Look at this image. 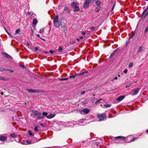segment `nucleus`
<instances>
[{
	"label": "nucleus",
	"instance_id": "2",
	"mask_svg": "<svg viewBox=\"0 0 148 148\" xmlns=\"http://www.w3.org/2000/svg\"><path fill=\"white\" fill-rule=\"evenodd\" d=\"M97 116L99 118H101L99 119V121H101L104 120L105 118L106 117V115L105 113H103L101 114H97Z\"/></svg>",
	"mask_w": 148,
	"mask_h": 148
},
{
	"label": "nucleus",
	"instance_id": "6",
	"mask_svg": "<svg viewBox=\"0 0 148 148\" xmlns=\"http://www.w3.org/2000/svg\"><path fill=\"white\" fill-rule=\"evenodd\" d=\"M148 8V7H147L146 8L144 11L143 14L142 16L144 17H145L146 16H147L148 15V10H147V9Z\"/></svg>",
	"mask_w": 148,
	"mask_h": 148
},
{
	"label": "nucleus",
	"instance_id": "11",
	"mask_svg": "<svg viewBox=\"0 0 148 148\" xmlns=\"http://www.w3.org/2000/svg\"><path fill=\"white\" fill-rule=\"evenodd\" d=\"M56 114H51L49 115L46 116V117L49 119H52L55 116Z\"/></svg>",
	"mask_w": 148,
	"mask_h": 148
},
{
	"label": "nucleus",
	"instance_id": "61",
	"mask_svg": "<svg viewBox=\"0 0 148 148\" xmlns=\"http://www.w3.org/2000/svg\"><path fill=\"white\" fill-rule=\"evenodd\" d=\"M27 45H28L29 43H27Z\"/></svg>",
	"mask_w": 148,
	"mask_h": 148
},
{
	"label": "nucleus",
	"instance_id": "27",
	"mask_svg": "<svg viewBox=\"0 0 148 148\" xmlns=\"http://www.w3.org/2000/svg\"><path fill=\"white\" fill-rule=\"evenodd\" d=\"M20 32V29L19 28L18 29L15 31V34H17L19 33Z\"/></svg>",
	"mask_w": 148,
	"mask_h": 148
},
{
	"label": "nucleus",
	"instance_id": "51",
	"mask_svg": "<svg viewBox=\"0 0 148 148\" xmlns=\"http://www.w3.org/2000/svg\"><path fill=\"white\" fill-rule=\"evenodd\" d=\"M37 36L38 37H40V35H39V34H37Z\"/></svg>",
	"mask_w": 148,
	"mask_h": 148
},
{
	"label": "nucleus",
	"instance_id": "5",
	"mask_svg": "<svg viewBox=\"0 0 148 148\" xmlns=\"http://www.w3.org/2000/svg\"><path fill=\"white\" fill-rule=\"evenodd\" d=\"M90 110L87 108H84L82 110V111H80V113L82 114H87L89 112Z\"/></svg>",
	"mask_w": 148,
	"mask_h": 148
},
{
	"label": "nucleus",
	"instance_id": "13",
	"mask_svg": "<svg viewBox=\"0 0 148 148\" xmlns=\"http://www.w3.org/2000/svg\"><path fill=\"white\" fill-rule=\"evenodd\" d=\"M139 90H140V89H139L138 88L136 89L135 90H134V92L133 93V95H137L138 94V93Z\"/></svg>",
	"mask_w": 148,
	"mask_h": 148
},
{
	"label": "nucleus",
	"instance_id": "24",
	"mask_svg": "<svg viewBox=\"0 0 148 148\" xmlns=\"http://www.w3.org/2000/svg\"><path fill=\"white\" fill-rule=\"evenodd\" d=\"M8 79L5 78H3L2 77H0V80L3 81H7Z\"/></svg>",
	"mask_w": 148,
	"mask_h": 148
},
{
	"label": "nucleus",
	"instance_id": "29",
	"mask_svg": "<svg viewBox=\"0 0 148 148\" xmlns=\"http://www.w3.org/2000/svg\"><path fill=\"white\" fill-rule=\"evenodd\" d=\"M111 106V104H106L104 105V106L106 108L110 107Z\"/></svg>",
	"mask_w": 148,
	"mask_h": 148
},
{
	"label": "nucleus",
	"instance_id": "58",
	"mask_svg": "<svg viewBox=\"0 0 148 148\" xmlns=\"http://www.w3.org/2000/svg\"><path fill=\"white\" fill-rule=\"evenodd\" d=\"M146 132H148V129L146 130Z\"/></svg>",
	"mask_w": 148,
	"mask_h": 148
},
{
	"label": "nucleus",
	"instance_id": "10",
	"mask_svg": "<svg viewBox=\"0 0 148 148\" xmlns=\"http://www.w3.org/2000/svg\"><path fill=\"white\" fill-rule=\"evenodd\" d=\"M125 137L124 136H118L117 137H115L114 138V139L115 140H117L118 139H120L122 140H125Z\"/></svg>",
	"mask_w": 148,
	"mask_h": 148
},
{
	"label": "nucleus",
	"instance_id": "48",
	"mask_svg": "<svg viewBox=\"0 0 148 148\" xmlns=\"http://www.w3.org/2000/svg\"><path fill=\"white\" fill-rule=\"evenodd\" d=\"M33 34H34V32H33V30H32V32L31 36H32L33 35Z\"/></svg>",
	"mask_w": 148,
	"mask_h": 148
},
{
	"label": "nucleus",
	"instance_id": "16",
	"mask_svg": "<svg viewBox=\"0 0 148 148\" xmlns=\"http://www.w3.org/2000/svg\"><path fill=\"white\" fill-rule=\"evenodd\" d=\"M33 118H37L38 119H44V118L42 116H34V117H33Z\"/></svg>",
	"mask_w": 148,
	"mask_h": 148
},
{
	"label": "nucleus",
	"instance_id": "4",
	"mask_svg": "<svg viewBox=\"0 0 148 148\" xmlns=\"http://www.w3.org/2000/svg\"><path fill=\"white\" fill-rule=\"evenodd\" d=\"M91 3V0H86L84 4V7L87 8L89 6V4Z\"/></svg>",
	"mask_w": 148,
	"mask_h": 148
},
{
	"label": "nucleus",
	"instance_id": "20",
	"mask_svg": "<svg viewBox=\"0 0 148 148\" xmlns=\"http://www.w3.org/2000/svg\"><path fill=\"white\" fill-rule=\"evenodd\" d=\"M3 54L4 56L6 58H10L11 57L10 55H9L7 53H4Z\"/></svg>",
	"mask_w": 148,
	"mask_h": 148
},
{
	"label": "nucleus",
	"instance_id": "42",
	"mask_svg": "<svg viewBox=\"0 0 148 148\" xmlns=\"http://www.w3.org/2000/svg\"><path fill=\"white\" fill-rule=\"evenodd\" d=\"M136 139V138H133L132 139H131L130 140V141L131 142H132L135 140Z\"/></svg>",
	"mask_w": 148,
	"mask_h": 148
},
{
	"label": "nucleus",
	"instance_id": "57",
	"mask_svg": "<svg viewBox=\"0 0 148 148\" xmlns=\"http://www.w3.org/2000/svg\"><path fill=\"white\" fill-rule=\"evenodd\" d=\"M27 14L29 15H30V13L29 12H28L27 13Z\"/></svg>",
	"mask_w": 148,
	"mask_h": 148
},
{
	"label": "nucleus",
	"instance_id": "15",
	"mask_svg": "<svg viewBox=\"0 0 148 148\" xmlns=\"http://www.w3.org/2000/svg\"><path fill=\"white\" fill-rule=\"evenodd\" d=\"M144 48L142 46H140L137 50L138 52H140L143 50Z\"/></svg>",
	"mask_w": 148,
	"mask_h": 148
},
{
	"label": "nucleus",
	"instance_id": "44",
	"mask_svg": "<svg viewBox=\"0 0 148 148\" xmlns=\"http://www.w3.org/2000/svg\"><path fill=\"white\" fill-rule=\"evenodd\" d=\"M82 34L83 35H84L86 34V33L84 32H82Z\"/></svg>",
	"mask_w": 148,
	"mask_h": 148
},
{
	"label": "nucleus",
	"instance_id": "12",
	"mask_svg": "<svg viewBox=\"0 0 148 148\" xmlns=\"http://www.w3.org/2000/svg\"><path fill=\"white\" fill-rule=\"evenodd\" d=\"M55 26L56 27H58L61 24L58 21L53 23Z\"/></svg>",
	"mask_w": 148,
	"mask_h": 148
},
{
	"label": "nucleus",
	"instance_id": "8",
	"mask_svg": "<svg viewBox=\"0 0 148 148\" xmlns=\"http://www.w3.org/2000/svg\"><path fill=\"white\" fill-rule=\"evenodd\" d=\"M32 112L35 115H41V113L40 112L34 110H32Z\"/></svg>",
	"mask_w": 148,
	"mask_h": 148
},
{
	"label": "nucleus",
	"instance_id": "62",
	"mask_svg": "<svg viewBox=\"0 0 148 148\" xmlns=\"http://www.w3.org/2000/svg\"><path fill=\"white\" fill-rule=\"evenodd\" d=\"M27 45H28L29 43H27Z\"/></svg>",
	"mask_w": 148,
	"mask_h": 148
},
{
	"label": "nucleus",
	"instance_id": "34",
	"mask_svg": "<svg viewBox=\"0 0 148 148\" xmlns=\"http://www.w3.org/2000/svg\"><path fill=\"white\" fill-rule=\"evenodd\" d=\"M62 49L61 47H60L58 49L59 51L61 52L62 51Z\"/></svg>",
	"mask_w": 148,
	"mask_h": 148
},
{
	"label": "nucleus",
	"instance_id": "43",
	"mask_svg": "<svg viewBox=\"0 0 148 148\" xmlns=\"http://www.w3.org/2000/svg\"><path fill=\"white\" fill-rule=\"evenodd\" d=\"M95 29V27H91V29L92 30H94Z\"/></svg>",
	"mask_w": 148,
	"mask_h": 148
},
{
	"label": "nucleus",
	"instance_id": "46",
	"mask_svg": "<svg viewBox=\"0 0 148 148\" xmlns=\"http://www.w3.org/2000/svg\"><path fill=\"white\" fill-rule=\"evenodd\" d=\"M50 53H53V52H54V51H52V50H50Z\"/></svg>",
	"mask_w": 148,
	"mask_h": 148
},
{
	"label": "nucleus",
	"instance_id": "54",
	"mask_svg": "<svg viewBox=\"0 0 148 148\" xmlns=\"http://www.w3.org/2000/svg\"><path fill=\"white\" fill-rule=\"evenodd\" d=\"M101 100V99H100L99 100H97V102H98V101H100V100Z\"/></svg>",
	"mask_w": 148,
	"mask_h": 148
},
{
	"label": "nucleus",
	"instance_id": "30",
	"mask_svg": "<svg viewBox=\"0 0 148 148\" xmlns=\"http://www.w3.org/2000/svg\"><path fill=\"white\" fill-rule=\"evenodd\" d=\"M133 65V63L132 62H131L130 63L129 65V67L130 68Z\"/></svg>",
	"mask_w": 148,
	"mask_h": 148
},
{
	"label": "nucleus",
	"instance_id": "31",
	"mask_svg": "<svg viewBox=\"0 0 148 148\" xmlns=\"http://www.w3.org/2000/svg\"><path fill=\"white\" fill-rule=\"evenodd\" d=\"M115 4H114L113 5V6L112 8V9L111 10V11L112 12L114 10V8L115 7Z\"/></svg>",
	"mask_w": 148,
	"mask_h": 148
},
{
	"label": "nucleus",
	"instance_id": "55",
	"mask_svg": "<svg viewBox=\"0 0 148 148\" xmlns=\"http://www.w3.org/2000/svg\"><path fill=\"white\" fill-rule=\"evenodd\" d=\"M118 76L119 77H120L121 75H118Z\"/></svg>",
	"mask_w": 148,
	"mask_h": 148
},
{
	"label": "nucleus",
	"instance_id": "38",
	"mask_svg": "<svg viewBox=\"0 0 148 148\" xmlns=\"http://www.w3.org/2000/svg\"><path fill=\"white\" fill-rule=\"evenodd\" d=\"M44 31V29H40V33H41Z\"/></svg>",
	"mask_w": 148,
	"mask_h": 148
},
{
	"label": "nucleus",
	"instance_id": "40",
	"mask_svg": "<svg viewBox=\"0 0 148 148\" xmlns=\"http://www.w3.org/2000/svg\"><path fill=\"white\" fill-rule=\"evenodd\" d=\"M123 72L126 74L127 73V69H125L124 71H123Z\"/></svg>",
	"mask_w": 148,
	"mask_h": 148
},
{
	"label": "nucleus",
	"instance_id": "33",
	"mask_svg": "<svg viewBox=\"0 0 148 148\" xmlns=\"http://www.w3.org/2000/svg\"><path fill=\"white\" fill-rule=\"evenodd\" d=\"M76 76V75H71L69 77V78H73V77H75V76Z\"/></svg>",
	"mask_w": 148,
	"mask_h": 148
},
{
	"label": "nucleus",
	"instance_id": "39",
	"mask_svg": "<svg viewBox=\"0 0 148 148\" xmlns=\"http://www.w3.org/2000/svg\"><path fill=\"white\" fill-rule=\"evenodd\" d=\"M148 31V27H147L145 30V32L146 33Z\"/></svg>",
	"mask_w": 148,
	"mask_h": 148
},
{
	"label": "nucleus",
	"instance_id": "45",
	"mask_svg": "<svg viewBox=\"0 0 148 148\" xmlns=\"http://www.w3.org/2000/svg\"><path fill=\"white\" fill-rule=\"evenodd\" d=\"M34 49L36 51H37L38 50V48L37 47H35L34 48Z\"/></svg>",
	"mask_w": 148,
	"mask_h": 148
},
{
	"label": "nucleus",
	"instance_id": "35",
	"mask_svg": "<svg viewBox=\"0 0 148 148\" xmlns=\"http://www.w3.org/2000/svg\"><path fill=\"white\" fill-rule=\"evenodd\" d=\"M29 134L31 136H32L33 135V133L31 131H29Z\"/></svg>",
	"mask_w": 148,
	"mask_h": 148
},
{
	"label": "nucleus",
	"instance_id": "17",
	"mask_svg": "<svg viewBox=\"0 0 148 148\" xmlns=\"http://www.w3.org/2000/svg\"><path fill=\"white\" fill-rule=\"evenodd\" d=\"M86 121V119H81V120L79 122V124L80 125H84V124H83V122H84L85 121Z\"/></svg>",
	"mask_w": 148,
	"mask_h": 148
},
{
	"label": "nucleus",
	"instance_id": "37",
	"mask_svg": "<svg viewBox=\"0 0 148 148\" xmlns=\"http://www.w3.org/2000/svg\"><path fill=\"white\" fill-rule=\"evenodd\" d=\"M134 34H135L134 33L131 36H130L129 37V39H130L132 37H133L134 36Z\"/></svg>",
	"mask_w": 148,
	"mask_h": 148
},
{
	"label": "nucleus",
	"instance_id": "9",
	"mask_svg": "<svg viewBox=\"0 0 148 148\" xmlns=\"http://www.w3.org/2000/svg\"><path fill=\"white\" fill-rule=\"evenodd\" d=\"M125 97V96L123 95L120 96L117 98L116 99V101H118V102H120Z\"/></svg>",
	"mask_w": 148,
	"mask_h": 148
},
{
	"label": "nucleus",
	"instance_id": "19",
	"mask_svg": "<svg viewBox=\"0 0 148 148\" xmlns=\"http://www.w3.org/2000/svg\"><path fill=\"white\" fill-rule=\"evenodd\" d=\"M101 3V2L99 1V0L96 1H95V4L98 7L100 6V4Z\"/></svg>",
	"mask_w": 148,
	"mask_h": 148
},
{
	"label": "nucleus",
	"instance_id": "23",
	"mask_svg": "<svg viewBox=\"0 0 148 148\" xmlns=\"http://www.w3.org/2000/svg\"><path fill=\"white\" fill-rule=\"evenodd\" d=\"M10 136L12 137L15 138L17 137V135L15 133H11L10 134Z\"/></svg>",
	"mask_w": 148,
	"mask_h": 148
},
{
	"label": "nucleus",
	"instance_id": "59",
	"mask_svg": "<svg viewBox=\"0 0 148 148\" xmlns=\"http://www.w3.org/2000/svg\"><path fill=\"white\" fill-rule=\"evenodd\" d=\"M144 0L145 1H148V0Z\"/></svg>",
	"mask_w": 148,
	"mask_h": 148
},
{
	"label": "nucleus",
	"instance_id": "32",
	"mask_svg": "<svg viewBox=\"0 0 148 148\" xmlns=\"http://www.w3.org/2000/svg\"><path fill=\"white\" fill-rule=\"evenodd\" d=\"M68 79V78H63L61 79H60V80H61V81H63V80H67Z\"/></svg>",
	"mask_w": 148,
	"mask_h": 148
},
{
	"label": "nucleus",
	"instance_id": "36",
	"mask_svg": "<svg viewBox=\"0 0 148 148\" xmlns=\"http://www.w3.org/2000/svg\"><path fill=\"white\" fill-rule=\"evenodd\" d=\"M34 130L35 131L37 132L38 131V127H35Z\"/></svg>",
	"mask_w": 148,
	"mask_h": 148
},
{
	"label": "nucleus",
	"instance_id": "50",
	"mask_svg": "<svg viewBox=\"0 0 148 148\" xmlns=\"http://www.w3.org/2000/svg\"><path fill=\"white\" fill-rule=\"evenodd\" d=\"M117 79V77H116L114 78V79H115V80Z\"/></svg>",
	"mask_w": 148,
	"mask_h": 148
},
{
	"label": "nucleus",
	"instance_id": "21",
	"mask_svg": "<svg viewBox=\"0 0 148 148\" xmlns=\"http://www.w3.org/2000/svg\"><path fill=\"white\" fill-rule=\"evenodd\" d=\"M29 92H37V91L33 90L32 89H28L27 90Z\"/></svg>",
	"mask_w": 148,
	"mask_h": 148
},
{
	"label": "nucleus",
	"instance_id": "52",
	"mask_svg": "<svg viewBox=\"0 0 148 148\" xmlns=\"http://www.w3.org/2000/svg\"><path fill=\"white\" fill-rule=\"evenodd\" d=\"M80 38L81 39H82L83 38V37H82V36H81L80 37Z\"/></svg>",
	"mask_w": 148,
	"mask_h": 148
},
{
	"label": "nucleus",
	"instance_id": "41",
	"mask_svg": "<svg viewBox=\"0 0 148 148\" xmlns=\"http://www.w3.org/2000/svg\"><path fill=\"white\" fill-rule=\"evenodd\" d=\"M4 70H6V69H4L1 68H0V71H3Z\"/></svg>",
	"mask_w": 148,
	"mask_h": 148
},
{
	"label": "nucleus",
	"instance_id": "53",
	"mask_svg": "<svg viewBox=\"0 0 148 148\" xmlns=\"http://www.w3.org/2000/svg\"><path fill=\"white\" fill-rule=\"evenodd\" d=\"M77 40L78 41H79V39L78 38H77Z\"/></svg>",
	"mask_w": 148,
	"mask_h": 148
},
{
	"label": "nucleus",
	"instance_id": "14",
	"mask_svg": "<svg viewBox=\"0 0 148 148\" xmlns=\"http://www.w3.org/2000/svg\"><path fill=\"white\" fill-rule=\"evenodd\" d=\"M58 15L55 16L53 19V23L58 22Z\"/></svg>",
	"mask_w": 148,
	"mask_h": 148
},
{
	"label": "nucleus",
	"instance_id": "3",
	"mask_svg": "<svg viewBox=\"0 0 148 148\" xmlns=\"http://www.w3.org/2000/svg\"><path fill=\"white\" fill-rule=\"evenodd\" d=\"M71 6L74 9V11H78L79 10V7L77 6V3L75 2L72 3L71 4Z\"/></svg>",
	"mask_w": 148,
	"mask_h": 148
},
{
	"label": "nucleus",
	"instance_id": "49",
	"mask_svg": "<svg viewBox=\"0 0 148 148\" xmlns=\"http://www.w3.org/2000/svg\"><path fill=\"white\" fill-rule=\"evenodd\" d=\"M40 125L41 126H44V124L43 123H40Z\"/></svg>",
	"mask_w": 148,
	"mask_h": 148
},
{
	"label": "nucleus",
	"instance_id": "7",
	"mask_svg": "<svg viewBox=\"0 0 148 148\" xmlns=\"http://www.w3.org/2000/svg\"><path fill=\"white\" fill-rule=\"evenodd\" d=\"M7 136H3L2 135H0V141H5L7 140Z\"/></svg>",
	"mask_w": 148,
	"mask_h": 148
},
{
	"label": "nucleus",
	"instance_id": "47",
	"mask_svg": "<svg viewBox=\"0 0 148 148\" xmlns=\"http://www.w3.org/2000/svg\"><path fill=\"white\" fill-rule=\"evenodd\" d=\"M85 92V91H82L81 92V93L82 94H84Z\"/></svg>",
	"mask_w": 148,
	"mask_h": 148
},
{
	"label": "nucleus",
	"instance_id": "22",
	"mask_svg": "<svg viewBox=\"0 0 148 148\" xmlns=\"http://www.w3.org/2000/svg\"><path fill=\"white\" fill-rule=\"evenodd\" d=\"M38 23V21L36 19H34L33 21V25H36Z\"/></svg>",
	"mask_w": 148,
	"mask_h": 148
},
{
	"label": "nucleus",
	"instance_id": "28",
	"mask_svg": "<svg viewBox=\"0 0 148 148\" xmlns=\"http://www.w3.org/2000/svg\"><path fill=\"white\" fill-rule=\"evenodd\" d=\"M47 114H48V113L47 112H43L42 113V115H43V116H46V117L47 116H48L47 115Z\"/></svg>",
	"mask_w": 148,
	"mask_h": 148
},
{
	"label": "nucleus",
	"instance_id": "56",
	"mask_svg": "<svg viewBox=\"0 0 148 148\" xmlns=\"http://www.w3.org/2000/svg\"><path fill=\"white\" fill-rule=\"evenodd\" d=\"M3 92H1V94L2 95H3Z\"/></svg>",
	"mask_w": 148,
	"mask_h": 148
},
{
	"label": "nucleus",
	"instance_id": "1",
	"mask_svg": "<svg viewBox=\"0 0 148 148\" xmlns=\"http://www.w3.org/2000/svg\"><path fill=\"white\" fill-rule=\"evenodd\" d=\"M36 139V138H35L36 140L35 141H32L31 140H27L25 141V140H22L21 141V143L25 145L32 144L37 142Z\"/></svg>",
	"mask_w": 148,
	"mask_h": 148
},
{
	"label": "nucleus",
	"instance_id": "25",
	"mask_svg": "<svg viewBox=\"0 0 148 148\" xmlns=\"http://www.w3.org/2000/svg\"><path fill=\"white\" fill-rule=\"evenodd\" d=\"M99 7H98L97 8H96L95 10V11L96 12H98L99 11L100 9V8H99Z\"/></svg>",
	"mask_w": 148,
	"mask_h": 148
},
{
	"label": "nucleus",
	"instance_id": "18",
	"mask_svg": "<svg viewBox=\"0 0 148 148\" xmlns=\"http://www.w3.org/2000/svg\"><path fill=\"white\" fill-rule=\"evenodd\" d=\"M64 11L66 12H69L70 11V10L67 7H65L64 8Z\"/></svg>",
	"mask_w": 148,
	"mask_h": 148
},
{
	"label": "nucleus",
	"instance_id": "26",
	"mask_svg": "<svg viewBox=\"0 0 148 148\" xmlns=\"http://www.w3.org/2000/svg\"><path fill=\"white\" fill-rule=\"evenodd\" d=\"M116 51H114L111 54V55L109 57V58H112V57L114 55V53Z\"/></svg>",
	"mask_w": 148,
	"mask_h": 148
},
{
	"label": "nucleus",
	"instance_id": "60",
	"mask_svg": "<svg viewBox=\"0 0 148 148\" xmlns=\"http://www.w3.org/2000/svg\"><path fill=\"white\" fill-rule=\"evenodd\" d=\"M11 72H12L13 71H12V70H11Z\"/></svg>",
	"mask_w": 148,
	"mask_h": 148
}]
</instances>
